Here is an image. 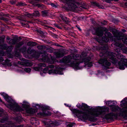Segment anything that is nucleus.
<instances>
[{"label": "nucleus", "mask_w": 127, "mask_h": 127, "mask_svg": "<svg viewBox=\"0 0 127 127\" xmlns=\"http://www.w3.org/2000/svg\"><path fill=\"white\" fill-rule=\"evenodd\" d=\"M107 48V47H106L100 51L99 56L104 58L101 59L99 61V63L104 65L109 66L111 65V63L108 61H109L114 64H116L118 61L115 55H116L117 58L120 60L118 63L119 68L120 69H124V66H127V59H125V57L121 53L115 54L112 52L106 51L104 49Z\"/></svg>", "instance_id": "nucleus-1"}, {"label": "nucleus", "mask_w": 127, "mask_h": 127, "mask_svg": "<svg viewBox=\"0 0 127 127\" xmlns=\"http://www.w3.org/2000/svg\"><path fill=\"white\" fill-rule=\"evenodd\" d=\"M83 110L87 111L86 112H83L76 109H74L73 112L79 118H82L84 119H89L91 122H95L96 120L92 116L97 117L99 115H103L105 112L109 111V108L105 107H98L93 109L92 110H88V106L85 104L82 103L81 108Z\"/></svg>", "instance_id": "nucleus-2"}, {"label": "nucleus", "mask_w": 127, "mask_h": 127, "mask_svg": "<svg viewBox=\"0 0 127 127\" xmlns=\"http://www.w3.org/2000/svg\"><path fill=\"white\" fill-rule=\"evenodd\" d=\"M79 54H71L64 57L62 59V61L66 63H70V65L71 67L77 69H79L85 66V63H79L78 62L76 61L79 59Z\"/></svg>", "instance_id": "nucleus-3"}, {"label": "nucleus", "mask_w": 127, "mask_h": 127, "mask_svg": "<svg viewBox=\"0 0 127 127\" xmlns=\"http://www.w3.org/2000/svg\"><path fill=\"white\" fill-rule=\"evenodd\" d=\"M107 30V29L106 28L98 27L94 29L92 33L93 34L99 36H101L103 35L104 32ZM104 35L105 36H107L110 38H111L112 36V35L110 32L106 31Z\"/></svg>", "instance_id": "nucleus-4"}, {"label": "nucleus", "mask_w": 127, "mask_h": 127, "mask_svg": "<svg viewBox=\"0 0 127 127\" xmlns=\"http://www.w3.org/2000/svg\"><path fill=\"white\" fill-rule=\"evenodd\" d=\"M65 1L66 3L67 4L68 6L69 9L71 11H74L76 8H79L81 9H85V7H83L80 6V7L76 5L75 4L77 5H80L81 2H78L74 1V3H73L71 0H64ZM64 1V0H63Z\"/></svg>", "instance_id": "nucleus-5"}, {"label": "nucleus", "mask_w": 127, "mask_h": 127, "mask_svg": "<svg viewBox=\"0 0 127 127\" xmlns=\"http://www.w3.org/2000/svg\"><path fill=\"white\" fill-rule=\"evenodd\" d=\"M112 111L117 112L119 111L120 116L125 117H127V108L123 107L122 109L119 107L113 106L111 108Z\"/></svg>", "instance_id": "nucleus-6"}, {"label": "nucleus", "mask_w": 127, "mask_h": 127, "mask_svg": "<svg viewBox=\"0 0 127 127\" xmlns=\"http://www.w3.org/2000/svg\"><path fill=\"white\" fill-rule=\"evenodd\" d=\"M113 34L118 40H121L125 44L127 45V39L124 38L123 33L120 32H116Z\"/></svg>", "instance_id": "nucleus-7"}, {"label": "nucleus", "mask_w": 127, "mask_h": 127, "mask_svg": "<svg viewBox=\"0 0 127 127\" xmlns=\"http://www.w3.org/2000/svg\"><path fill=\"white\" fill-rule=\"evenodd\" d=\"M44 53L45 54H42V55L41 59L42 61L49 64H51L53 63L54 61V59L53 58V57H51V59H50L48 57L45 51L44 52Z\"/></svg>", "instance_id": "nucleus-8"}, {"label": "nucleus", "mask_w": 127, "mask_h": 127, "mask_svg": "<svg viewBox=\"0 0 127 127\" xmlns=\"http://www.w3.org/2000/svg\"><path fill=\"white\" fill-rule=\"evenodd\" d=\"M57 69H59L60 67H57ZM48 73L50 74L51 73L58 74H63V73L62 71L60 70L59 69H52L49 70Z\"/></svg>", "instance_id": "nucleus-9"}, {"label": "nucleus", "mask_w": 127, "mask_h": 127, "mask_svg": "<svg viewBox=\"0 0 127 127\" xmlns=\"http://www.w3.org/2000/svg\"><path fill=\"white\" fill-rule=\"evenodd\" d=\"M18 63L25 66H31L32 65V64L28 60L25 59L24 61H18Z\"/></svg>", "instance_id": "nucleus-10"}, {"label": "nucleus", "mask_w": 127, "mask_h": 127, "mask_svg": "<svg viewBox=\"0 0 127 127\" xmlns=\"http://www.w3.org/2000/svg\"><path fill=\"white\" fill-rule=\"evenodd\" d=\"M118 115L117 114L110 113L105 115V117L107 119H110L112 120L114 118L116 117Z\"/></svg>", "instance_id": "nucleus-11"}, {"label": "nucleus", "mask_w": 127, "mask_h": 127, "mask_svg": "<svg viewBox=\"0 0 127 127\" xmlns=\"http://www.w3.org/2000/svg\"><path fill=\"white\" fill-rule=\"evenodd\" d=\"M64 50H61L57 52H55V54L57 58H60L64 56Z\"/></svg>", "instance_id": "nucleus-12"}, {"label": "nucleus", "mask_w": 127, "mask_h": 127, "mask_svg": "<svg viewBox=\"0 0 127 127\" xmlns=\"http://www.w3.org/2000/svg\"><path fill=\"white\" fill-rule=\"evenodd\" d=\"M10 107L11 109L16 111H19V107L17 104L16 103L10 105Z\"/></svg>", "instance_id": "nucleus-13"}, {"label": "nucleus", "mask_w": 127, "mask_h": 127, "mask_svg": "<svg viewBox=\"0 0 127 127\" xmlns=\"http://www.w3.org/2000/svg\"><path fill=\"white\" fill-rule=\"evenodd\" d=\"M10 122H7L5 124H1L0 125V127H14V126H12L11 124H10ZM15 127H21L20 126H18Z\"/></svg>", "instance_id": "nucleus-14"}, {"label": "nucleus", "mask_w": 127, "mask_h": 127, "mask_svg": "<svg viewBox=\"0 0 127 127\" xmlns=\"http://www.w3.org/2000/svg\"><path fill=\"white\" fill-rule=\"evenodd\" d=\"M27 113L30 114H33L36 112V110L34 109L30 108L27 110Z\"/></svg>", "instance_id": "nucleus-15"}, {"label": "nucleus", "mask_w": 127, "mask_h": 127, "mask_svg": "<svg viewBox=\"0 0 127 127\" xmlns=\"http://www.w3.org/2000/svg\"><path fill=\"white\" fill-rule=\"evenodd\" d=\"M42 16L43 17H46L48 15V11L47 10H45L41 11Z\"/></svg>", "instance_id": "nucleus-16"}, {"label": "nucleus", "mask_w": 127, "mask_h": 127, "mask_svg": "<svg viewBox=\"0 0 127 127\" xmlns=\"http://www.w3.org/2000/svg\"><path fill=\"white\" fill-rule=\"evenodd\" d=\"M23 44L24 42L23 41L20 42L18 43L17 44L15 45L16 49L17 50H18L19 49V48L23 45Z\"/></svg>", "instance_id": "nucleus-17"}, {"label": "nucleus", "mask_w": 127, "mask_h": 127, "mask_svg": "<svg viewBox=\"0 0 127 127\" xmlns=\"http://www.w3.org/2000/svg\"><path fill=\"white\" fill-rule=\"evenodd\" d=\"M27 44L29 46L33 47L36 45L37 44L35 42H28Z\"/></svg>", "instance_id": "nucleus-18"}, {"label": "nucleus", "mask_w": 127, "mask_h": 127, "mask_svg": "<svg viewBox=\"0 0 127 127\" xmlns=\"http://www.w3.org/2000/svg\"><path fill=\"white\" fill-rule=\"evenodd\" d=\"M27 53L29 54H31L32 53H35V51L32 49L31 47H29L27 51Z\"/></svg>", "instance_id": "nucleus-19"}, {"label": "nucleus", "mask_w": 127, "mask_h": 127, "mask_svg": "<svg viewBox=\"0 0 127 127\" xmlns=\"http://www.w3.org/2000/svg\"><path fill=\"white\" fill-rule=\"evenodd\" d=\"M123 101L122 105L123 106H125L124 107L127 108V98H125L123 100H122L121 102Z\"/></svg>", "instance_id": "nucleus-20"}, {"label": "nucleus", "mask_w": 127, "mask_h": 127, "mask_svg": "<svg viewBox=\"0 0 127 127\" xmlns=\"http://www.w3.org/2000/svg\"><path fill=\"white\" fill-rule=\"evenodd\" d=\"M87 55V54L86 53L82 52L81 55L80 56H79V59L78 60H79L80 59L81 60L83 58H85V57H86Z\"/></svg>", "instance_id": "nucleus-21"}, {"label": "nucleus", "mask_w": 127, "mask_h": 127, "mask_svg": "<svg viewBox=\"0 0 127 127\" xmlns=\"http://www.w3.org/2000/svg\"><path fill=\"white\" fill-rule=\"evenodd\" d=\"M91 58L90 57H88L87 58H85L82 60L83 62H84L88 63L91 60Z\"/></svg>", "instance_id": "nucleus-22"}, {"label": "nucleus", "mask_w": 127, "mask_h": 127, "mask_svg": "<svg viewBox=\"0 0 127 127\" xmlns=\"http://www.w3.org/2000/svg\"><path fill=\"white\" fill-rule=\"evenodd\" d=\"M26 47L25 46H23L20 49H19L18 50L22 52V53H24L26 52Z\"/></svg>", "instance_id": "nucleus-23"}, {"label": "nucleus", "mask_w": 127, "mask_h": 127, "mask_svg": "<svg viewBox=\"0 0 127 127\" xmlns=\"http://www.w3.org/2000/svg\"><path fill=\"white\" fill-rule=\"evenodd\" d=\"M114 44L115 46L120 48L122 47L123 46V44L119 42H116Z\"/></svg>", "instance_id": "nucleus-24"}, {"label": "nucleus", "mask_w": 127, "mask_h": 127, "mask_svg": "<svg viewBox=\"0 0 127 127\" xmlns=\"http://www.w3.org/2000/svg\"><path fill=\"white\" fill-rule=\"evenodd\" d=\"M32 14L33 16H38L40 15L39 12L37 11H35Z\"/></svg>", "instance_id": "nucleus-25"}, {"label": "nucleus", "mask_w": 127, "mask_h": 127, "mask_svg": "<svg viewBox=\"0 0 127 127\" xmlns=\"http://www.w3.org/2000/svg\"><path fill=\"white\" fill-rule=\"evenodd\" d=\"M4 98L8 102H9L11 101V98L8 95L6 96L5 97H4Z\"/></svg>", "instance_id": "nucleus-26"}, {"label": "nucleus", "mask_w": 127, "mask_h": 127, "mask_svg": "<svg viewBox=\"0 0 127 127\" xmlns=\"http://www.w3.org/2000/svg\"><path fill=\"white\" fill-rule=\"evenodd\" d=\"M102 41L105 42H107L109 40V38L103 36L102 37Z\"/></svg>", "instance_id": "nucleus-27"}, {"label": "nucleus", "mask_w": 127, "mask_h": 127, "mask_svg": "<svg viewBox=\"0 0 127 127\" xmlns=\"http://www.w3.org/2000/svg\"><path fill=\"white\" fill-rule=\"evenodd\" d=\"M10 42L12 44H15L16 42V40L14 39H12L10 40Z\"/></svg>", "instance_id": "nucleus-28"}, {"label": "nucleus", "mask_w": 127, "mask_h": 127, "mask_svg": "<svg viewBox=\"0 0 127 127\" xmlns=\"http://www.w3.org/2000/svg\"><path fill=\"white\" fill-rule=\"evenodd\" d=\"M46 112V111L45 112V113H44V112L39 113H38V115L44 116L45 115H47Z\"/></svg>", "instance_id": "nucleus-29"}, {"label": "nucleus", "mask_w": 127, "mask_h": 127, "mask_svg": "<svg viewBox=\"0 0 127 127\" xmlns=\"http://www.w3.org/2000/svg\"><path fill=\"white\" fill-rule=\"evenodd\" d=\"M61 17L62 19L64 21L66 22H67L68 21V20H67V18L66 17L63 16H61Z\"/></svg>", "instance_id": "nucleus-30"}, {"label": "nucleus", "mask_w": 127, "mask_h": 127, "mask_svg": "<svg viewBox=\"0 0 127 127\" xmlns=\"http://www.w3.org/2000/svg\"><path fill=\"white\" fill-rule=\"evenodd\" d=\"M24 70L26 72L28 73L30 72L31 71V69L29 68H25Z\"/></svg>", "instance_id": "nucleus-31"}, {"label": "nucleus", "mask_w": 127, "mask_h": 127, "mask_svg": "<svg viewBox=\"0 0 127 127\" xmlns=\"http://www.w3.org/2000/svg\"><path fill=\"white\" fill-rule=\"evenodd\" d=\"M25 15L27 16V17L30 18H32V17L33 16V14H30V13H28Z\"/></svg>", "instance_id": "nucleus-32"}, {"label": "nucleus", "mask_w": 127, "mask_h": 127, "mask_svg": "<svg viewBox=\"0 0 127 127\" xmlns=\"http://www.w3.org/2000/svg\"><path fill=\"white\" fill-rule=\"evenodd\" d=\"M10 60L8 59H6L5 61V63L4 64L5 65H8L9 63Z\"/></svg>", "instance_id": "nucleus-33"}, {"label": "nucleus", "mask_w": 127, "mask_h": 127, "mask_svg": "<svg viewBox=\"0 0 127 127\" xmlns=\"http://www.w3.org/2000/svg\"><path fill=\"white\" fill-rule=\"evenodd\" d=\"M25 5V4L23 3L22 2H19L18 3L17 5L18 6H24Z\"/></svg>", "instance_id": "nucleus-34"}, {"label": "nucleus", "mask_w": 127, "mask_h": 127, "mask_svg": "<svg viewBox=\"0 0 127 127\" xmlns=\"http://www.w3.org/2000/svg\"><path fill=\"white\" fill-rule=\"evenodd\" d=\"M91 4L92 5H93V6H97L98 4L96 3L94 1H91Z\"/></svg>", "instance_id": "nucleus-35"}, {"label": "nucleus", "mask_w": 127, "mask_h": 127, "mask_svg": "<svg viewBox=\"0 0 127 127\" xmlns=\"http://www.w3.org/2000/svg\"><path fill=\"white\" fill-rule=\"evenodd\" d=\"M46 52L52 53L53 52V51L52 50H51L50 48H48L47 49V50H46Z\"/></svg>", "instance_id": "nucleus-36"}, {"label": "nucleus", "mask_w": 127, "mask_h": 127, "mask_svg": "<svg viewBox=\"0 0 127 127\" xmlns=\"http://www.w3.org/2000/svg\"><path fill=\"white\" fill-rule=\"evenodd\" d=\"M39 66L41 67H45L46 66V65L44 63H40L39 64Z\"/></svg>", "instance_id": "nucleus-37"}, {"label": "nucleus", "mask_w": 127, "mask_h": 127, "mask_svg": "<svg viewBox=\"0 0 127 127\" xmlns=\"http://www.w3.org/2000/svg\"><path fill=\"white\" fill-rule=\"evenodd\" d=\"M102 25H105L107 24V22L105 20L101 22Z\"/></svg>", "instance_id": "nucleus-38"}, {"label": "nucleus", "mask_w": 127, "mask_h": 127, "mask_svg": "<svg viewBox=\"0 0 127 127\" xmlns=\"http://www.w3.org/2000/svg\"><path fill=\"white\" fill-rule=\"evenodd\" d=\"M33 69L36 71H39L40 69V67H34Z\"/></svg>", "instance_id": "nucleus-39"}, {"label": "nucleus", "mask_w": 127, "mask_h": 127, "mask_svg": "<svg viewBox=\"0 0 127 127\" xmlns=\"http://www.w3.org/2000/svg\"><path fill=\"white\" fill-rule=\"evenodd\" d=\"M97 6L99 8H101V9H104V7L103 6H102L101 5H100L99 4H98Z\"/></svg>", "instance_id": "nucleus-40"}, {"label": "nucleus", "mask_w": 127, "mask_h": 127, "mask_svg": "<svg viewBox=\"0 0 127 127\" xmlns=\"http://www.w3.org/2000/svg\"><path fill=\"white\" fill-rule=\"evenodd\" d=\"M74 124H75V123H71V124L68 125L66 127H72L73 125Z\"/></svg>", "instance_id": "nucleus-41"}, {"label": "nucleus", "mask_w": 127, "mask_h": 127, "mask_svg": "<svg viewBox=\"0 0 127 127\" xmlns=\"http://www.w3.org/2000/svg\"><path fill=\"white\" fill-rule=\"evenodd\" d=\"M22 106L24 108H28L29 106L27 104H23L22 105Z\"/></svg>", "instance_id": "nucleus-42"}, {"label": "nucleus", "mask_w": 127, "mask_h": 127, "mask_svg": "<svg viewBox=\"0 0 127 127\" xmlns=\"http://www.w3.org/2000/svg\"><path fill=\"white\" fill-rule=\"evenodd\" d=\"M115 51L117 53V54L120 53V49H116L115 50Z\"/></svg>", "instance_id": "nucleus-43"}, {"label": "nucleus", "mask_w": 127, "mask_h": 127, "mask_svg": "<svg viewBox=\"0 0 127 127\" xmlns=\"http://www.w3.org/2000/svg\"><path fill=\"white\" fill-rule=\"evenodd\" d=\"M48 67L50 68H52L54 67V66L53 65H49L48 66Z\"/></svg>", "instance_id": "nucleus-44"}, {"label": "nucleus", "mask_w": 127, "mask_h": 127, "mask_svg": "<svg viewBox=\"0 0 127 127\" xmlns=\"http://www.w3.org/2000/svg\"><path fill=\"white\" fill-rule=\"evenodd\" d=\"M37 48L39 49L43 50L42 45L39 46H37Z\"/></svg>", "instance_id": "nucleus-45"}, {"label": "nucleus", "mask_w": 127, "mask_h": 127, "mask_svg": "<svg viewBox=\"0 0 127 127\" xmlns=\"http://www.w3.org/2000/svg\"><path fill=\"white\" fill-rule=\"evenodd\" d=\"M36 6L39 7H43L42 6H43V5L41 4H37L36 5Z\"/></svg>", "instance_id": "nucleus-46"}, {"label": "nucleus", "mask_w": 127, "mask_h": 127, "mask_svg": "<svg viewBox=\"0 0 127 127\" xmlns=\"http://www.w3.org/2000/svg\"><path fill=\"white\" fill-rule=\"evenodd\" d=\"M1 94L3 95L4 97H4H5L6 96V95H7L6 94L4 93H1Z\"/></svg>", "instance_id": "nucleus-47"}, {"label": "nucleus", "mask_w": 127, "mask_h": 127, "mask_svg": "<svg viewBox=\"0 0 127 127\" xmlns=\"http://www.w3.org/2000/svg\"><path fill=\"white\" fill-rule=\"evenodd\" d=\"M48 48H47L46 46H45L42 45V48L43 50L45 49L46 50V51L47 50V49Z\"/></svg>", "instance_id": "nucleus-48"}, {"label": "nucleus", "mask_w": 127, "mask_h": 127, "mask_svg": "<svg viewBox=\"0 0 127 127\" xmlns=\"http://www.w3.org/2000/svg\"><path fill=\"white\" fill-rule=\"evenodd\" d=\"M104 0L105 1L108 3H110L112 1V0Z\"/></svg>", "instance_id": "nucleus-49"}, {"label": "nucleus", "mask_w": 127, "mask_h": 127, "mask_svg": "<svg viewBox=\"0 0 127 127\" xmlns=\"http://www.w3.org/2000/svg\"><path fill=\"white\" fill-rule=\"evenodd\" d=\"M77 106L80 108H82V105H81L80 104H78L77 105Z\"/></svg>", "instance_id": "nucleus-50"}, {"label": "nucleus", "mask_w": 127, "mask_h": 127, "mask_svg": "<svg viewBox=\"0 0 127 127\" xmlns=\"http://www.w3.org/2000/svg\"><path fill=\"white\" fill-rule=\"evenodd\" d=\"M53 45H56V46H60V45H59L57 43H54L53 44Z\"/></svg>", "instance_id": "nucleus-51"}, {"label": "nucleus", "mask_w": 127, "mask_h": 127, "mask_svg": "<svg viewBox=\"0 0 127 127\" xmlns=\"http://www.w3.org/2000/svg\"><path fill=\"white\" fill-rule=\"evenodd\" d=\"M51 5L52 6L54 7H56V5L55 4H54L53 3H51Z\"/></svg>", "instance_id": "nucleus-52"}, {"label": "nucleus", "mask_w": 127, "mask_h": 127, "mask_svg": "<svg viewBox=\"0 0 127 127\" xmlns=\"http://www.w3.org/2000/svg\"><path fill=\"white\" fill-rule=\"evenodd\" d=\"M10 2L12 4H14L15 3V1L13 0H11L10 1Z\"/></svg>", "instance_id": "nucleus-53"}, {"label": "nucleus", "mask_w": 127, "mask_h": 127, "mask_svg": "<svg viewBox=\"0 0 127 127\" xmlns=\"http://www.w3.org/2000/svg\"><path fill=\"white\" fill-rule=\"evenodd\" d=\"M35 21H36V22H40L42 23H43V22L42 21H39V20H38V19H35Z\"/></svg>", "instance_id": "nucleus-54"}, {"label": "nucleus", "mask_w": 127, "mask_h": 127, "mask_svg": "<svg viewBox=\"0 0 127 127\" xmlns=\"http://www.w3.org/2000/svg\"><path fill=\"white\" fill-rule=\"evenodd\" d=\"M123 51L124 52H125V53H127V48H126L125 49H123Z\"/></svg>", "instance_id": "nucleus-55"}, {"label": "nucleus", "mask_w": 127, "mask_h": 127, "mask_svg": "<svg viewBox=\"0 0 127 127\" xmlns=\"http://www.w3.org/2000/svg\"><path fill=\"white\" fill-rule=\"evenodd\" d=\"M76 27L79 30V31H81V29L79 27H78L77 25H76Z\"/></svg>", "instance_id": "nucleus-56"}, {"label": "nucleus", "mask_w": 127, "mask_h": 127, "mask_svg": "<svg viewBox=\"0 0 127 127\" xmlns=\"http://www.w3.org/2000/svg\"><path fill=\"white\" fill-rule=\"evenodd\" d=\"M122 31L124 32H125L126 31V30L125 29H122Z\"/></svg>", "instance_id": "nucleus-57"}, {"label": "nucleus", "mask_w": 127, "mask_h": 127, "mask_svg": "<svg viewBox=\"0 0 127 127\" xmlns=\"http://www.w3.org/2000/svg\"><path fill=\"white\" fill-rule=\"evenodd\" d=\"M3 20L7 21H8V19L6 18H4Z\"/></svg>", "instance_id": "nucleus-58"}, {"label": "nucleus", "mask_w": 127, "mask_h": 127, "mask_svg": "<svg viewBox=\"0 0 127 127\" xmlns=\"http://www.w3.org/2000/svg\"><path fill=\"white\" fill-rule=\"evenodd\" d=\"M48 67L45 68L43 69V70L47 71L48 70Z\"/></svg>", "instance_id": "nucleus-59"}, {"label": "nucleus", "mask_w": 127, "mask_h": 127, "mask_svg": "<svg viewBox=\"0 0 127 127\" xmlns=\"http://www.w3.org/2000/svg\"><path fill=\"white\" fill-rule=\"evenodd\" d=\"M38 32L40 34H43V32L40 31Z\"/></svg>", "instance_id": "nucleus-60"}, {"label": "nucleus", "mask_w": 127, "mask_h": 127, "mask_svg": "<svg viewBox=\"0 0 127 127\" xmlns=\"http://www.w3.org/2000/svg\"><path fill=\"white\" fill-rule=\"evenodd\" d=\"M55 26L56 27H57L58 28H60V27L59 26V25H55Z\"/></svg>", "instance_id": "nucleus-61"}, {"label": "nucleus", "mask_w": 127, "mask_h": 127, "mask_svg": "<svg viewBox=\"0 0 127 127\" xmlns=\"http://www.w3.org/2000/svg\"><path fill=\"white\" fill-rule=\"evenodd\" d=\"M92 63H89V65H88L89 66H92Z\"/></svg>", "instance_id": "nucleus-62"}, {"label": "nucleus", "mask_w": 127, "mask_h": 127, "mask_svg": "<svg viewBox=\"0 0 127 127\" xmlns=\"http://www.w3.org/2000/svg\"><path fill=\"white\" fill-rule=\"evenodd\" d=\"M4 17H1L0 18V19L1 20H3Z\"/></svg>", "instance_id": "nucleus-63"}, {"label": "nucleus", "mask_w": 127, "mask_h": 127, "mask_svg": "<svg viewBox=\"0 0 127 127\" xmlns=\"http://www.w3.org/2000/svg\"><path fill=\"white\" fill-rule=\"evenodd\" d=\"M124 4L126 6H127V2H125L124 3Z\"/></svg>", "instance_id": "nucleus-64"}]
</instances>
